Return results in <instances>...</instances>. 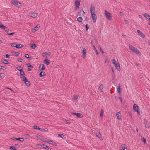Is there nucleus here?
Returning a JSON list of instances; mask_svg holds the SVG:
<instances>
[{
    "label": "nucleus",
    "mask_w": 150,
    "mask_h": 150,
    "mask_svg": "<svg viewBox=\"0 0 150 150\" xmlns=\"http://www.w3.org/2000/svg\"><path fill=\"white\" fill-rule=\"evenodd\" d=\"M16 55L17 56H18L20 54V53L18 52H15Z\"/></svg>",
    "instance_id": "nucleus-50"
},
{
    "label": "nucleus",
    "mask_w": 150,
    "mask_h": 150,
    "mask_svg": "<svg viewBox=\"0 0 150 150\" xmlns=\"http://www.w3.org/2000/svg\"><path fill=\"white\" fill-rule=\"evenodd\" d=\"M129 47L130 49L131 50L132 52H134L136 54H141V53L139 51L137 48H135L132 45L130 44L129 45Z\"/></svg>",
    "instance_id": "nucleus-1"
},
{
    "label": "nucleus",
    "mask_w": 150,
    "mask_h": 150,
    "mask_svg": "<svg viewBox=\"0 0 150 150\" xmlns=\"http://www.w3.org/2000/svg\"><path fill=\"white\" fill-rule=\"evenodd\" d=\"M120 15L121 16H123L124 15V13H123V12H120Z\"/></svg>",
    "instance_id": "nucleus-57"
},
{
    "label": "nucleus",
    "mask_w": 150,
    "mask_h": 150,
    "mask_svg": "<svg viewBox=\"0 0 150 150\" xmlns=\"http://www.w3.org/2000/svg\"><path fill=\"white\" fill-rule=\"evenodd\" d=\"M121 114V113L120 112H118L116 114V116H117V118L119 120H120L121 119V118L120 117V115Z\"/></svg>",
    "instance_id": "nucleus-20"
},
{
    "label": "nucleus",
    "mask_w": 150,
    "mask_h": 150,
    "mask_svg": "<svg viewBox=\"0 0 150 150\" xmlns=\"http://www.w3.org/2000/svg\"><path fill=\"white\" fill-rule=\"evenodd\" d=\"M34 30L35 31H37L38 30V28L37 26L35 27L34 28Z\"/></svg>",
    "instance_id": "nucleus-47"
},
{
    "label": "nucleus",
    "mask_w": 150,
    "mask_h": 150,
    "mask_svg": "<svg viewBox=\"0 0 150 150\" xmlns=\"http://www.w3.org/2000/svg\"><path fill=\"white\" fill-rule=\"evenodd\" d=\"M44 141L46 142H47L48 143L51 144L53 145L54 146H56L57 145V144L56 143L54 142V141H51V140H47V141Z\"/></svg>",
    "instance_id": "nucleus-10"
},
{
    "label": "nucleus",
    "mask_w": 150,
    "mask_h": 150,
    "mask_svg": "<svg viewBox=\"0 0 150 150\" xmlns=\"http://www.w3.org/2000/svg\"><path fill=\"white\" fill-rule=\"evenodd\" d=\"M27 70L28 71H30L31 70V69L30 68H28V69H27Z\"/></svg>",
    "instance_id": "nucleus-61"
},
{
    "label": "nucleus",
    "mask_w": 150,
    "mask_h": 150,
    "mask_svg": "<svg viewBox=\"0 0 150 150\" xmlns=\"http://www.w3.org/2000/svg\"><path fill=\"white\" fill-rule=\"evenodd\" d=\"M47 54L49 56H50L51 54V53L50 52H49L48 53H47Z\"/></svg>",
    "instance_id": "nucleus-60"
},
{
    "label": "nucleus",
    "mask_w": 150,
    "mask_h": 150,
    "mask_svg": "<svg viewBox=\"0 0 150 150\" xmlns=\"http://www.w3.org/2000/svg\"><path fill=\"white\" fill-rule=\"evenodd\" d=\"M36 47V45L35 44H33L31 45V47L33 49H35V48Z\"/></svg>",
    "instance_id": "nucleus-37"
},
{
    "label": "nucleus",
    "mask_w": 150,
    "mask_h": 150,
    "mask_svg": "<svg viewBox=\"0 0 150 150\" xmlns=\"http://www.w3.org/2000/svg\"><path fill=\"white\" fill-rule=\"evenodd\" d=\"M38 14L35 12L29 13L28 16L33 18H36L38 16Z\"/></svg>",
    "instance_id": "nucleus-6"
},
{
    "label": "nucleus",
    "mask_w": 150,
    "mask_h": 150,
    "mask_svg": "<svg viewBox=\"0 0 150 150\" xmlns=\"http://www.w3.org/2000/svg\"><path fill=\"white\" fill-rule=\"evenodd\" d=\"M86 54V50L85 48H83L82 51V57L84 58L85 57Z\"/></svg>",
    "instance_id": "nucleus-15"
},
{
    "label": "nucleus",
    "mask_w": 150,
    "mask_h": 150,
    "mask_svg": "<svg viewBox=\"0 0 150 150\" xmlns=\"http://www.w3.org/2000/svg\"><path fill=\"white\" fill-rule=\"evenodd\" d=\"M139 18H141L142 19V16H141L140 15H139Z\"/></svg>",
    "instance_id": "nucleus-62"
},
{
    "label": "nucleus",
    "mask_w": 150,
    "mask_h": 150,
    "mask_svg": "<svg viewBox=\"0 0 150 150\" xmlns=\"http://www.w3.org/2000/svg\"><path fill=\"white\" fill-rule=\"evenodd\" d=\"M91 15V18L94 23H95L97 20V16L95 13H92Z\"/></svg>",
    "instance_id": "nucleus-7"
},
{
    "label": "nucleus",
    "mask_w": 150,
    "mask_h": 150,
    "mask_svg": "<svg viewBox=\"0 0 150 150\" xmlns=\"http://www.w3.org/2000/svg\"><path fill=\"white\" fill-rule=\"evenodd\" d=\"M40 146L46 149L47 150H51V148L46 145L41 144L40 145Z\"/></svg>",
    "instance_id": "nucleus-13"
},
{
    "label": "nucleus",
    "mask_w": 150,
    "mask_h": 150,
    "mask_svg": "<svg viewBox=\"0 0 150 150\" xmlns=\"http://www.w3.org/2000/svg\"><path fill=\"white\" fill-rule=\"evenodd\" d=\"M144 123L145 127L147 128H149L150 127V126L148 121L144 119Z\"/></svg>",
    "instance_id": "nucleus-11"
},
{
    "label": "nucleus",
    "mask_w": 150,
    "mask_h": 150,
    "mask_svg": "<svg viewBox=\"0 0 150 150\" xmlns=\"http://www.w3.org/2000/svg\"><path fill=\"white\" fill-rule=\"evenodd\" d=\"M78 14L80 16H83L85 14V12L82 9L81 10L79 11L78 12Z\"/></svg>",
    "instance_id": "nucleus-12"
},
{
    "label": "nucleus",
    "mask_w": 150,
    "mask_h": 150,
    "mask_svg": "<svg viewBox=\"0 0 150 150\" xmlns=\"http://www.w3.org/2000/svg\"><path fill=\"white\" fill-rule=\"evenodd\" d=\"M100 51L102 54H103L104 53L103 51L102 50L101 47L100 48Z\"/></svg>",
    "instance_id": "nucleus-49"
},
{
    "label": "nucleus",
    "mask_w": 150,
    "mask_h": 150,
    "mask_svg": "<svg viewBox=\"0 0 150 150\" xmlns=\"http://www.w3.org/2000/svg\"><path fill=\"white\" fill-rule=\"evenodd\" d=\"M124 21V22H125V23L126 24H128L129 22H128V21L127 20H125Z\"/></svg>",
    "instance_id": "nucleus-53"
},
{
    "label": "nucleus",
    "mask_w": 150,
    "mask_h": 150,
    "mask_svg": "<svg viewBox=\"0 0 150 150\" xmlns=\"http://www.w3.org/2000/svg\"><path fill=\"white\" fill-rule=\"evenodd\" d=\"M39 69L40 70H44L45 69L44 65L43 64H41L39 67Z\"/></svg>",
    "instance_id": "nucleus-17"
},
{
    "label": "nucleus",
    "mask_w": 150,
    "mask_h": 150,
    "mask_svg": "<svg viewBox=\"0 0 150 150\" xmlns=\"http://www.w3.org/2000/svg\"><path fill=\"white\" fill-rule=\"evenodd\" d=\"M4 68L5 69L6 68V66H0V69H4Z\"/></svg>",
    "instance_id": "nucleus-43"
},
{
    "label": "nucleus",
    "mask_w": 150,
    "mask_h": 150,
    "mask_svg": "<svg viewBox=\"0 0 150 150\" xmlns=\"http://www.w3.org/2000/svg\"><path fill=\"white\" fill-rule=\"evenodd\" d=\"M23 47L22 45L19 44L16 45V47L17 48H20Z\"/></svg>",
    "instance_id": "nucleus-24"
},
{
    "label": "nucleus",
    "mask_w": 150,
    "mask_h": 150,
    "mask_svg": "<svg viewBox=\"0 0 150 150\" xmlns=\"http://www.w3.org/2000/svg\"><path fill=\"white\" fill-rule=\"evenodd\" d=\"M39 76L40 77H42L43 76H44L46 74H45V73L44 72L42 71V72H40L39 73Z\"/></svg>",
    "instance_id": "nucleus-27"
},
{
    "label": "nucleus",
    "mask_w": 150,
    "mask_h": 150,
    "mask_svg": "<svg viewBox=\"0 0 150 150\" xmlns=\"http://www.w3.org/2000/svg\"><path fill=\"white\" fill-rule=\"evenodd\" d=\"M121 150H127V147L125 144H122L121 146Z\"/></svg>",
    "instance_id": "nucleus-16"
},
{
    "label": "nucleus",
    "mask_w": 150,
    "mask_h": 150,
    "mask_svg": "<svg viewBox=\"0 0 150 150\" xmlns=\"http://www.w3.org/2000/svg\"><path fill=\"white\" fill-rule=\"evenodd\" d=\"M77 21L79 22H82V21H83L82 18L81 17H78L77 18Z\"/></svg>",
    "instance_id": "nucleus-32"
},
{
    "label": "nucleus",
    "mask_w": 150,
    "mask_h": 150,
    "mask_svg": "<svg viewBox=\"0 0 150 150\" xmlns=\"http://www.w3.org/2000/svg\"><path fill=\"white\" fill-rule=\"evenodd\" d=\"M105 14L106 19L108 20L111 21L112 18L111 14L106 10H105Z\"/></svg>",
    "instance_id": "nucleus-2"
},
{
    "label": "nucleus",
    "mask_w": 150,
    "mask_h": 150,
    "mask_svg": "<svg viewBox=\"0 0 150 150\" xmlns=\"http://www.w3.org/2000/svg\"><path fill=\"white\" fill-rule=\"evenodd\" d=\"M143 16L146 18L148 19L150 16L147 13H145L143 14Z\"/></svg>",
    "instance_id": "nucleus-28"
},
{
    "label": "nucleus",
    "mask_w": 150,
    "mask_h": 150,
    "mask_svg": "<svg viewBox=\"0 0 150 150\" xmlns=\"http://www.w3.org/2000/svg\"><path fill=\"white\" fill-rule=\"evenodd\" d=\"M21 78L22 79V81L24 82L25 81L27 80L26 77L25 76H24L23 77H21Z\"/></svg>",
    "instance_id": "nucleus-34"
},
{
    "label": "nucleus",
    "mask_w": 150,
    "mask_h": 150,
    "mask_svg": "<svg viewBox=\"0 0 150 150\" xmlns=\"http://www.w3.org/2000/svg\"><path fill=\"white\" fill-rule=\"evenodd\" d=\"M120 86H119V87L117 88V91L119 94H120L121 93L120 89Z\"/></svg>",
    "instance_id": "nucleus-35"
},
{
    "label": "nucleus",
    "mask_w": 150,
    "mask_h": 150,
    "mask_svg": "<svg viewBox=\"0 0 150 150\" xmlns=\"http://www.w3.org/2000/svg\"><path fill=\"white\" fill-rule=\"evenodd\" d=\"M34 128L35 129H38L39 130H41V128H39V127L37 126H34Z\"/></svg>",
    "instance_id": "nucleus-38"
},
{
    "label": "nucleus",
    "mask_w": 150,
    "mask_h": 150,
    "mask_svg": "<svg viewBox=\"0 0 150 150\" xmlns=\"http://www.w3.org/2000/svg\"><path fill=\"white\" fill-rule=\"evenodd\" d=\"M10 55L8 54H6V58H9V57Z\"/></svg>",
    "instance_id": "nucleus-58"
},
{
    "label": "nucleus",
    "mask_w": 150,
    "mask_h": 150,
    "mask_svg": "<svg viewBox=\"0 0 150 150\" xmlns=\"http://www.w3.org/2000/svg\"><path fill=\"white\" fill-rule=\"evenodd\" d=\"M85 27L86 28V30L87 31L88 29V28H89L88 25V24H86L85 25Z\"/></svg>",
    "instance_id": "nucleus-46"
},
{
    "label": "nucleus",
    "mask_w": 150,
    "mask_h": 150,
    "mask_svg": "<svg viewBox=\"0 0 150 150\" xmlns=\"http://www.w3.org/2000/svg\"><path fill=\"white\" fill-rule=\"evenodd\" d=\"M104 114V111L103 110L101 109L100 114V117H102L103 116Z\"/></svg>",
    "instance_id": "nucleus-31"
},
{
    "label": "nucleus",
    "mask_w": 150,
    "mask_h": 150,
    "mask_svg": "<svg viewBox=\"0 0 150 150\" xmlns=\"http://www.w3.org/2000/svg\"><path fill=\"white\" fill-rule=\"evenodd\" d=\"M111 69H112V71L114 73V69L112 67Z\"/></svg>",
    "instance_id": "nucleus-64"
},
{
    "label": "nucleus",
    "mask_w": 150,
    "mask_h": 150,
    "mask_svg": "<svg viewBox=\"0 0 150 150\" xmlns=\"http://www.w3.org/2000/svg\"><path fill=\"white\" fill-rule=\"evenodd\" d=\"M73 114L76 115L79 118H81L82 117V115L80 113H73Z\"/></svg>",
    "instance_id": "nucleus-18"
},
{
    "label": "nucleus",
    "mask_w": 150,
    "mask_h": 150,
    "mask_svg": "<svg viewBox=\"0 0 150 150\" xmlns=\"http://www.w3.org/2000/svg\"><path fill=\"white\" fill-rule=\"evenodd\" d=\"M17 69L19 71L23 69L20 66H18L17 67Z\"/></svg>",
    "instance_id": "nucleus-40"
},
{
    "label": "nucleus",
    "mask_w": 150,
    "mask_h": 150,
    "mask_svg": "<svg viewBox=\"0 0 150 150\" xmlns=\"http://www.w3.org/2000/svg\"><path fill=\"white\" fill-rule=\"evenodd\" d=\"M78 96L79 95H74L72 98L73 100L74 101L75 100H77L78 99Z\"/></svg>",
    "instance_id": "nucleus-25"
},
{
    "label": "nucleus",
    "mask_w": 150,
    "mask_h": 150,
    "mask_svg": "<svg viewBox=\"0 0 150 150\" xmlns=\"http://www.w3.org/2000/svg\"><path fill=\"white\" fill-rule=\"evenodd\" d=\"M26 86H30V82L27 80L24 82Z\"/></svg>",
    "instance_id": "nucleus-22"
},
{
    "label": "nucleus",
    "mask_w": 150,
    "mask_h": 150,
    "mask_svg": "<svg viewBox=\"0 0 150 150\" xmlns=\"http://www.w3.org/2000/svg\"><path fill=\"white\" fill-rule=\"evenodd\" d=\"M137 32L139 34V35L142 38H145V35L143 34V33L140 31L139 30H137Z\"/></svg>",
    "instance_id": "nucleus-9"
},
{
    "label": "nucleus",
    "mask_w": 150,
    "mask_h": 150,
    "mask_svg": "<svg viewBox=\"0 0 150 150\" xmlns=\"http://www.w3.org/2000/svg\"><path fill=\"white\" fill-rule=\"evenodd\" d=\"M27 65L28 67H30L32 68H33V66L30 65L29 63H28L27 64Z\"/></svg>",
    "instance_id": "nucleus-45"
},
{
    "label": "nucleus",
    "mask_w": 150,
    "mask_h": 150,
    "mask_svg": "<svg viewBox=\"0 0 150 150\" xmlns=\"http://www.w3.org/2000/svg\"><path fill=\"white\" fill-rule=\"evenodd\" d=\"M25 57L27 58H29V56L28 54H25Z\"/></svg>",
    "instance_id": "nucleus-52"
},
{
    "label": "nucleus",
    "mask_w": 150,
    "mask_h": 150,
    "mask_svg": "<svg viewBox=\"0 0 150 150\" xmlns=\"http://www.w3.org/2000/svg\"><path fill=\"white\" fill-rule=\"evenodd\" d=\"M16 44L13 43L11 44V46L13 47H16Z\"/></svg>",
    "instance_id": "nucleus-55"
},
{
    "label": "nucleus",
    "mask_w": 150,
    "mask_h": 150,
    "mask_svg": "<svg viewBox=\"0 0 150 150\" xmlns=\"http://www.w3.org/2000/svg\"><path fill=\"white\" fill-rule=\"evenodd\" d=\"M114 65L118 71H120V68L118 62L114 64Z\"/></svg>",
    "instance_id": "nucleus-14"
},
{
    "label": "nucleus",
    "mask_w": 150,
    "mask_h": 150,
    "mask_svg": "<svg viewBox=\"0 0 150 150\" xmlns=\"http://www.w3.org/2000/svg\"><path fill=\"white\" fill-rule=\"evenodd\" d=\"M41 129L42 130H39L40 131H43L44 132H46V131H47L48 130L47 129H46V128L45 129L41 128Z\"/></svg>",
    "instance_id": "nucleus-44"
},
{
    "label": "nucleus",
    "mask_w": 150,
    "mask_h": 150,
    "mask_svg": "<svg viewBox=\"0 0 150 150\" xmlns=\"http://www.w3.org/2000/svg\"><path fill=\"white\" fill-rule=\"evenodd\" d=\"M112 62L113 64H115L117 62H116V61L114 59H113L112 60Z\"/></svg>",
    "instance_id": "nucleus-48"
},
{
    "label": "nucleus",
    "mask_w": 150,
    "mask_h": 150,
    "mask_svg": "<svg viewBox=\"0 0 150 150\" xmlns=\"http://www.w3.org/2000/svg\"><path fill=\"white\" fill-rule=\"evenodd\" d=\"M119 99L122 102V98L121 97H119Z\"/></svg>",
    "instance_id": "nucleus-63"
},
{
    "label": "nucleus",
    "mask_w": 150,
    "mask_h": 150,
    "mask_svg": "<svg viewBox=\"0 0 150 150\" xmlns=\"http://www.w3.org/2000/svg\"><path fill=\"white\" fill-rule=\"evenodd\" d=\"M133 109L134 111L136 112L138 114L140 115V112L139 111L140 109L138 106L136 104H134L133 106Z\"/></svg>",
    "instance_id": "nucleus-3"
},
{
    "label": "nucleus",
    "mask_w": 150,
    "mask_h": 150,
    "mask_svg": "<svg viewBox=\"0 0 150 150\" xmlns=\"http://www.w3.org/2000/svg\"><path fill=\"white\" fill-rule=\"evenodd\" d=\"M1 62L2 63H4V64H7L9 63L8 62L6 59L4 60L3 61L1 60Z\"/></svg>",
    "instance_id": "nucleus-29"
},
{
    "label": "nucleus",
    "mask_w": 150,
    "mask_h": 150,
    "mask_svg": "<svg viewBox=\"0 0 150 150\" xmlns=\"http://www.w3.org/2000/svg\"><path fill=\"white\" fill-rule=\"evenodd\" d=\"M66 123H67V124H69L70 123V121L68 120H66Z\"/></svg>",
    "instance_id": "nucleus-56"
},
{
    "label": "nucleus",
    "mask_w": 150,
    "mask_h": 150,
    "mask_svg": "<svg viewBox=\"0 0 150 150\" xmlns=\"http://www.w3.org/2000/svg\"><path fill=\"white\" fill-rule=\"evenodd\" d=\"M18 61L19 62H25L24 59L21 58L18 59Z\"/></svg>",
    "instance_id": "nucleus-39"
},
{
    "label": "nucleus",
    "mask_w": 150,
    "mask_h": 150,
    "mask_svg": "<svg viewBox=\"0 0 150 150\" xmlns=\"http://www.w3.org/2000/svg\"><path fill=\"white\" fill-rule=\"evenodd\" d=\"M58 135L62 139H64V135L62 134H59Z\"/></svg>",
    "instance_id": "nucleus-41"
},
{
    "label": "nucleus",
    "mask_w": 150,
    "mask_h": 150,
    "mask_svg": "<svg viewBox=\"0 0 150 150\" xmlns=\"http://www.w3.org/2000/svg\"><path fill=\"white\" fill-rule=\"evenodd\" d=\"M90 11L91 14L94 13L95 12V8L92 5L91 6Z\"/></svg>",
    "instance_id": "nucleus-8"
},
{
    "label": "nucleus",
    "mask_w": 150,
    "mask_h": 150,
    "mask_svg": "<svg viewBox=\"0 0 150 150\" xmlns=\"http://www.w3.org/2000/svg\"><path fill=\"white\" fill-rule=\"evenodd\" d=\"M11 4L17 6L18 7L21 6V3H18L17 1L15 0L11 1Z\"/></svg>",
    "instance_id": "nucleus-5"
},
{
    "label": "nucleus",
    "mask_w": 150,
    "mask_h": 150,
    "mask_svg": "<svg viewBox=\"0 0 150 150\" xmlns=\"http://www.w3.org/2000/svg\"><path fill=\"white\" fill-rule=\"evenodd\" d=\"M10 149L11 150H17L14 146L10 147Z\"/></svg>",
    "instance_id": "nucleus-42"
},
{
    "label": "nucleus",
    "mask_w": 150,
    "mask_h": 150,
    "mask_svg": "<svg viewBox=\"0 0 150 150\" xmlns=\"http://www.w3.org/2000/svg\"><path fill=\"white\" fill-rule=\"evenodd\" d=\"M14 33H11L10 34L8 33V35H12Z\"/></svg>",
    "instance_id": "nucleus-59"
},
{
    "label": "nucleus",
    "mask_w": 150,
    "mask_h": 150,
    "mask_svg": "<svg viewBox=\"0 0 150 150\" xmlns=\"http://www.w3.org/2000/svg\"><path fill=\"white\" fill-rule=\"evenodd\" d=\"M103 85L101 84L99 86L98 89L101 92H102V91H103Z\"/></svg>",
    "instance_id": "nucleus-23"
},
{
    "label": "nucleus",
    "mask_w": 150,
    "mask_h": 150,
    "mask_svg": "<svg viewBox=\"0 0 150 150\" xmlns=\"http://www.w3.org/2000/svg\"><path fill=\"white\" fill-rule=\"evenodd\" d=\"M96 135L97 137L99 138H100L101 137V135L100 132H97L96 133Z\"/></svg>",
    "instance_id": "nucleus-19"
},
{
    "label": "nucleus",
    "mask_w": 150,
    "mask_h": 150,
    "mask_svg": "<svg viewBox=\"0 0 150 150\" xmlns=\"http://www.w3.org/2000/svg\"><path fill=\"white\" fill-rule=\"evenodd\" d=\"M20 74L21 75L23 76L25 75V73L23 70V69L20 71Z\"/></svg>",
    "instance_id": "nucleus-33"
},
{
    "label": "nucleus",
    "mask_w": 150,
    "mask_h": 150,
    "mask_svg": "<svg viewBox=\"0 0 150 150\" xmlns=\"http://www.w3.org/2000/svg\"><path fill=\"white\" fill-rule=\"evenodd\" d=\"M2 29L4 30L6 32H8L9 29L7 27H5L4 26V27H2Z\"/></svg>",
    "instance_id": "nucleus-26"
},
{
    "label": "nucleus",
    "mask_w": 150,
    "mask_h": 150,
    "mask_svg": "<svg viewBox=\"0 0 150 150\" xmlns=\"http://www.w3.org/2000/svg\"><path fill=\"white\" fill-rule=\"evenodd\" d=\"M16 140H19V141H20L21 142H23L24 141V139L23 138H17L16 139Z\"/></svg>",
    "instance_id": "nucleus-30"
},
{
    "label": "nucleus",
    "mask_w": 150,
    "mask_h": 150,
    "mask_svg": "<svg viewBox=\"0 0 150 150\" xmlns=\"http://www.w3.org/2000/svg\"><path fill=\"white\" fill-rule=\"evenodd\" d=\"M142 141L144 143H146V140L144 138V137L142 138Z\"/></svg>",
    "instance_id": "nucleus-51"
},
{
    "label": "nucleus",
    "mask_w": 150,
    "mask_h": 150,
    "mask_svg": "<svg viewBox=\"0 0 150 150\" xmlns=\"http://www.w3.org/2000/svg\"><path fill=\"white\" fill-rule=\"evenodd\" d=\"M80 0H75V8L76 10L78 9L80 5Z\"/></svg>",
    "instance_id": "nucleus-4"
},
{
    "label": "nucleus",
    "mask_w": 150,
    "mask_h": 150,
    "mask_svg": "<svg viewBox=\"0 0 150 150\" xmlns=\"http://www.w3.org/2000/svg\"><path fill=\"white\" fill-rule=\"evenodd\" d=\"M4 26L2 25V24H1V23L0 22V28H2V27H4Z\"/></svg>",
    "instance_id": "nucleus-54"
},
{
    "label": "nucleus",
    "mask_w": 150,
    "mask_h": 150,
    "mask_svg": "<svg viewBox=\"0 0 150 150\" xmlns=\"http://www.w3.org/2000/svg\"><path fill=\"white\" fill-rule=\"evenodd\" d=\"M44 63L47 65H48L50 64V61L47 59H45L44 61Z\"/></svg>",
    "instance_id": "nucleus-21"
},
{
    "label": "nucleus",
    "mask_w": 150,
    "mask_h": 150,
    "mask_svg": "<svg viewBox=\"0 0 150 150\" xmlns=\"http://www.w3.org/2000/svg\"><path fill=\"white\" fill-rule=\"evenodd\" d=\"M93 48L95 50L96 54L97 55H98V52L96 50V47L94 45H93Z\"/></svg>",
    "instance_id": "nucleus-36"
}]
</instances>
